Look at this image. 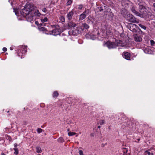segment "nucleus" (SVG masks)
Wrapping results in <instances>:
<instances>
[{
    "label": "nucleus",
    "instance_id": "obj_32",
    "mask_svg": "<svg viewBox=\"0 0 155 155\" xmlns=\"http://www.w3.org/2000/svg\"><path fill=\"white\" fill-rule=\"evenodd\" d=\"M42 11L43 12H47V9L46 8H44L42 9Z\"/></svg>",
    "mask_w": 155,
    "mask_h": 155
},
{
    "label": "nucleus",
    "instance_id": "obj_46",
    "mask_svg": "<svg viewBox=\"0 0 155 155\" xmlns=\"http://www.w3.org/2000/svg\"><path fill=\"white\" fill-rule=\"evenodd\" d=\"M35 23H37V22H36V21H35Z\"/></svg>",
    "mask_w": 155,
    "mask_h": 155
},
{
    "label": "nucleus",
    "instance_id": "obj_29",
    "mask_svg": "<svg viewBox=\"0 0 155 155\" xmlns=\"http://www.w3.org/2000/svg\"><path fill=\"white\" fill-rule=\"evenodd\" d=\"M145 153L147 154H148V155H153V153H150V152L148 151H146L145 152Z\"/></svg>",
    "mask_w": 155,
    "mask_h": 155
},
{
    "label": "nucleus",
    "instance_id": "obj_24",
    "mask_svg": "<svg viewBox=\"0 0 155 155\" xmlns=\"http://www.w3.org/2000/svg\"><path fill=\"white\" fill-rule=\"evenodd\" d=\"M139 25L141 28H142L144 30H146V28L145 26H144V25H143L141 24H140Z\"/></svg>",
    "mask_w": 155,
    "mask_h": 155
},
{
    "label": "nucleus",
    "instance_id": "obj_44",
    "mask_svg": "<svg viewBox=\"0 0 155 155\" xmlns=\"http://www.w3.org/2000/svg\"><path fill=\"white\" fill-rule=\"evenodd\" d=\"M10 49L11 50H12V48H10Z\"/></svg>",
    "mask_w": 155,
    "mask_h": 155
},
{
    "label": "nucleus",
    "instance_id": "obj_49",
    "mask_svg": "<svg viewBox=\"0 0 155 155\" xmlns=\"http://www.w3.org/2000/svg\"><path fill=\"white\" fill-rule=\"evenodd\" d=\"M123 155H125L124 154Z\"/></svg>",
    "mask_w": 155,
    "mask_h": 155
},
{
    "label": "nucleus",
    "instance_id": "obj_42",
    "mask_svg": "<svg viewBox=\"0 0 155 155\" xmlns=\"http://www.w3.org/2000/svg\"><path fill=\"white\" fill-rule=\"evenodd\" d=\"M69 129H67V131H69Z\"/></svg>",
    "mask_w": 155,
    "mask_h": 155
},
{
    "label": "nucleus",
    "instance_id": "obj_28",
    "mask_svg": "<svg viewBox=\"0 0 155 155\" xmlns=\"http://www.w3.org/2000/svg\"><path fill=\"white\" fill-rule=\"evenodd\" d=\"M42 131V130L41 128H38L37 129V132L38 133H40Z\"/></svg>",
    "mask_w": 155,
    "mask_h": 155
},
{
    "label": "nucleus",
    "instance_id": "obj_5",
    "mask_svg": "<svg viewBox=\"0 0 155 155\" xmlns=\"http://www.w3.org/2000/svg\"><path fill=\"white\" fill-rule=\"evenodd\" d=\"M133 36L134 40L136 42H140L142 40V37L139 35L135 34Z\"/></svg>",
    "mask_w": 155,
    "mask_h": 155
},
{
    "label": "nucleus",
    "instance_id": "obj_6",
    "mask_svg": "<svg viewBox=\"0 0 155 155\" xmlns=\"http://www.w3.org/2000/svg\"><path fill=\"white\" fill-rule=\"evenodd\" d=\"M109 49L114 48L116 47V45L114 43L110 42H107L105 44Z\"/></svg>",
    "mask_w": 155,
    "mask_h": 155
},
{
    "label": "nucleus",
    "instance_id": "obj_9",
    "mask_svg": "<svg viewBox=\"0 0 155 155\" xmlns=\"http://www.w3.org/2000/svg\"><path fill=\"white\" fill-rule=\"evenodd\" d=\"M139 11L141 14H144L145 11V8L143 5H140L139 7Z\"/></svg>",
    "mask_w": 155,
    "mask_h": 155
},
{
    "label": "nucleus",
    "instance_id": "obj_47",
    "mask_svg": "<svg viewBox=\"0 0 155 155\" xmlns=\"http://www.w3.org/2000/svg\"><path fill=\"white\" fill-rule=\"evenodd\" d=\"M35 23H37V22H36V21H35Z\"/></svg>",
    "mask_w": 155,
    "mask_h": 155
},
{
    "label": "nucleus",
    "instance_id": "obj_34",
    "mask_svg": "<svg viewBox=\"0 0 155 155\" xmlns=\"http://www.w3.org/2000/svg\"><path fill=\"white\" fill-rule=\"evenodd\" d=\"M82 5H80L79 6V7L78 8L79 9H82Z\"/></svg>",
    "mask_w": 155,
    "mask_h": 155
},
{
    "label": "nucleus",
    "instance_id": "obj_27",
    "mask_svg": "<svg viewBox=\"0 0 155 155\" xmlns=\"http://www.w3.org/2000/svg\"><path fill=\"white\" fill-rule=\"evenodd\" d=\"M79 153L80 155H84L83 151L82 150H79Z\"/></svg>",
    "mask_w": 155,
    "mask_h": 155
},
{
    "label": "nucleus",
    "instance_id": "obj_18",
    "mask_svg": "<svg viewBox=\"0 0 155 155\" xmlns=\"http://www.w3.org/2000/svg\"><path fill=\"white\" fill-rule=\"evenodd\" d=\"M58 95V93L57 92V91H55L54 93L53 94V97H57Z\"/></svg>",
    "mask_w": 155,
    "mask_h": 155
},
{
    "label": "nucleus",
    "instance_id": "obj_43",
    "mask_svg": "<svg viewBox=\"0 0 155 155\" xmlns=\"http://www.w3.org/2000/svg\"><path fill=\"white\" fill-rule=\"evenodd\" d=\"M54 30H53V31H52V32H54Z\"/></svg>",
    "mask_w": 155,
    "mask_h": 155
},
{
    "label": "nucleus",
    "instance_id": "obj_4",
    "mask_svg": "<svg viewBox=\"0 0 155 155\" xmlns=\"http://www.w3.org/2000/svg\"><path fill=\"white\" fill-rule=\"evenodd\" d=\"M25 17L28 21L32 23L34 22V14H33V12L32 13H30V14H29V15H27V16Z\"/></svg>",
    "mask_w": 155,
    "mask_h": 155
},
{
    "label": "nucleus",
    "instance_id": "obj_12",
    "mask_svg": "<svg viewBox=\"0 0 155 155\" xmlns=\"http://www.w3.org/2000/svg\"><path fill=\"white\" fill-rule=\"evenodd\" d=\"M68 26L69 27H74L76 26V25L75 23L72 21L69 22L68 24Z\"/></svg>",
    "mask_w": 155,
    "mask_h": 155
},
{
    "label": "nucleus",
    "instance_id": "obj_2",
    "mask_svg": "<svg viewBox=\"0 0 155 155\" xmlns=\"http://www.w3.org/2000/svg\"><path fill=\"white\" fill-rule=\"evenodd\" d=\"M127 20L133 23H138L139 22V21L137 20L134 15L132 14H129L127 15Z\"/></svg>",
    "mask_w": 155,
    "mask_h": 155
},
{
    "label": "nucleus",
    "instance_id": "obj_25",
    "mask_svg": "<svg viewBox=\"0 0 155 155\" xmlns=\"http://www.w3.org/2000/svg\"><path fill=\"white\" fill-rule=\"evenodd\" d=\"M150 44L152 46L154 45L155 43L154 41L153 40H150Z\"/></svg>",
    "mask_w": 155,
    "mask_h": 155
},
{
    "label": "nucleus",
    "instance_id": "obj_20",
    "mask_svg": "<svg viewBox=\"0 0 155 155\" xmlns=\"http://www.w3.org/2000/svg\"><path fill=\"white\" fill-rule=\"evenodd\" d=\"M96 10L98 12H101L103 11V8H102L101 7H98L97 8Z\"/></svg>",
    "mask_w": 155,
    "mask_h": 155
},
{
    "label": "nucleus",
    "instance_id": "obj_19",
    "mask_svg": "<svg viewBox=\"0 0 155 155\" xmlns=\"http://www.w3.org/2000/svg\"><path fill=\"white\" fill-rule=\"evenodd\" d=\"M60 20L62 22H64L65 21V18L63 16H61L60 18Z\"/></svg>",
    "mask_w": 155,
    "mask_h": 155
},
{
    "label": "nucleus",
    "instance_id": "obj_13",
    "mask_svg": "<svg viewBox=\"0 0 155 155\" xmlns=\"http://www.w3.org/2000/svg\"><path fill=\"white\" fill-rule=\"evenodd\" d=\"M33 14H35V15L40 17L41 15V13L39 12L38 10H36L35 12H33Z\"/></svg>",
    "mask_w": 155,
    "mask_h": 155
},
{
    "label": "nucleus",
    "instance_id": "obj_41",
    "mask_svg": "<svg viewBox=\"0 0 155 155\" xmlns=\"http://www.w3.org/2000/svg\"><path fill=\"white\" fill-rule=\"evenodd\" d=\"M2 155H5V154L4 153H2L1 154Z\"/></svg>",
    "mask_w": 155,
    "mask_h": 155
},
{
    "label": "nucleus",
    "instance_id": "obj_1",
    "mask_svg": "<svg viewBox=\"0 0 155 155\" xmlns=\"http://www.w3.org/2000/svg\"><path fill=\"white\" fill-rule=\"evenodd\" d=\"M34 9V6L32 5H26L20 11V13L24 17H25L29 15L30 13L32 12Z\"/></svg>",
    "mask_w": 155,
    "mask_h": 155
},
{
    "label": "nucleus",
    "instance_id": "obj_7",
    "mask_svg": "<svg viewBox=\"0 0 155 155\" xmlns=\"http://www.w3.org/2000/svg\"><path fill=\"white\" fill-rule=\"evenodd\" d=\"M123 57L125 58V59L130 60V53L127 52H124L122 54Z\"/></svg>",
    "mask_w": 155,
    "mask_h": 155
},
{
    "label": "nucleus",
    "instance_id": "obj_36",
    "mask_svg": "<svg viewBox=\"0 0 155 155\" xmlns=\"http://www.w3.org/2000/svg\"><path fill=\"white\" fill-rule=\"evenodd\" d=\"M17 146H18V145L17 143H15L14 144V146L15 147H17Z\"/></svg>",
    "mask_w": 155,
    "mask_h": 155
},
{
    "label": "nucleus",
    "instance_id": "obj_48",
    "mask_svg": "<svg viewBox=\"0 0 155 155\" xmlns=\"http://www.w3.org/2000/svg\"><path fill=\"white\" fill-rule=\"evenodd\" d=\"M154 11H155V9H154Z\"/></svg>",
    "mask_w": 155,
    "mask_h": 155
},
{
    "label": "nucleus",
    "instance_id": "obj_31",
    "mask_svg": "<svg viewBox=\"0 0 155 155\" xmlns=\"http://www.w3.org/2000/svg\"><path fill=\"white\" fill-rule=\"evenodd\" d=\"M14 11L15 13V15H18V13L17 10L15 9H14Z\"/></svg>",
    "mask_w": 155,
    "mask_h": 155
},
{
    "label": "nucleus",
    "instance_id": "obj_10",
    "mask_svg": "<svg viewBox=\"0 0 155 155\" xmlns=\"http://www.w3.org/2000/svg\"><path fill=\"white\" fill-rule=\"evenodd\" d=\"M87 12L86 10H85L84 12H83L82 14H81L79 17V20H83L86 17V14Z\"/></svg>",
    "mask_w": 155,
    "mask_h": 155
},
{
    "label": "nucleus",
    "instance_id": "obj_37",
    "mask_svg": "<svg viewBox=\"0 0 155 155\" xmlns=\"http://www.w3.org/2000/svg\"><path fill=\"white\" fill-rule=\"evenodd\" d=\"M153 149H154V148H153V147H151V148L149 149V150H153Z\"/></svg>",
    "mask_w": 155,
    "mask_h": 155
},
{
    "label": "nucleus",
    "instance_id": "obj_16",
    "mask_svg": "<svg viewBox=\"0 0 155 155\" xmlns=\"http://www.w3.org/2000/svg\"><path fill=\"white\" fill-rule=\"evenodd\" d=\"M36 151L38 153H40L42 152V150L40 147H38L36 148Z\"/></svg>",
    "mask_w": 155,
    "mask_h": 155
},
{
    "label": "nucleus",
    "instance_id": "obj_33",
    "mask_svg": "<svg viewBox=\"0 0 155 155\" xmlns=\"http://www.w3.org/2000/svg\"><path fill=\"white\" fill-rule=\"evenodd\" d=\"M3 51H7V49L5 47H4L3 48Z\"/></svg>",
    "mask_w": 155,
    "mask_h": 155
},
{
    "label": "nucleus",
    "instance_id": "obj_21",
    "mask_svg": "<svg viewBox=\"0 0 155 155\" xmlns=\"http://www.w3.org/2000/svg\"><path fill=\"white\" fill-rule=\"evenodd\" d=\"M76 134V133L73 132H70L68 133V135L69 136H72L73 135H74Z\"/></svg>",
    "mask_w": 155,
    "mask_h": 155
},
{
    "label": "nucleus",
    "instance_id": "obj_14",
    "mask_svg": "<svg viewBox=\"0 0 155 155\" xmlns=\"http://www.w3.org/2000/svg\"><path fill=\"white\" fill-rule=\"evenodd\" d=\"M105 120H100L97 123L98 124H100V125H103L105 123Z\"/></svg>",
    "mask_w": 155,
    "mask_h": 155
},
{
    "label": "nucleus",
    "instance_id": "obj_17",
    "mask_svg": "<svg viewBox=\"0 0 155 155\" xmlns=\"http://www.w3.org/2000/svg\"><path fill=\"white\" fill-rule=\"evenodd\" d=\"M144 51L146 53L149 54V51H150L149 49L148 48H145L144 49Z\"/></svg>",
    "mask_w": 155,
    "mask_h": 155
},
{
    "label": "nucleus",
    "instance_id": "obj_45",
    "mask_svg": "<svg viewBox=\"0 0 155 155\" xmlns=\"http://www.w3.org/2000/svg\"><path fill=\"white\" fill-rule=\"evenodd\" d=\"M41 24V25H42L43 24Z\"/></svg>",
    "mask_w": 155,
    "mask_h": 155
},
{
    "label": "nucleus",
    "instance_id": "obj_38",
    "mask_svg": "<svg viewBox=\"0 0 155 155\" xmlns=\"http://www.w3.org/2000/svg\"><path fill=\"white\" fill-rule=\"evenodd\" d=\"M41 29H42V30L43 31H44L45 30V28L43 27H42Z\"/></svg>",
    "mask_w": 155,
    "mask_h": 155
},
{
    "label": "nucleus",
    "instance_id": "obj_23",
    "mask_svg": "<svg viewBox=\"0 0 155 155\" xmlns=\"http://www.w3.org/2000/svg\"><path fill=\"white\" fill-rule=\"evenodd\" d=\"M14 150L15 151L14 153L16 155L17 154L18 152V149L16 147H15L14 148Z\"/></svg>",
    "mask_w": 155,
    "mask_h": 155
},
{
    "label": "nucleus",
    "instance_id": "obj_35",
    "mask_svg": "<svg viewBox=\"0 0 155 155\" xmlns=\"http://www.w3.org/2000/svg\"><path fill=\"white\" fill-rule=\"evenodd\" d=\"M127 150L126 149H125L124 150V153H125L126 152H127Z\"/></svg>",
    "mask_w": 155,
    "mask_h": 155
},
{
    "label": "nucleus",
    "instance_id": "obj_22",
    "mask_svg": "<svg viewBox=\"0 0 155 155\" xmlns=\"http://www.w3.org/2000/svg\"><path fill=\"white\" fill-rule=\"evenodd\" d=\"M58 140L59 142L62 143L63 142L64 140L62 137H60L58 139Z\"/></svg>",
    "mask_w": 155,
    "mask_h": 155
},
{
    "label": "nucleus",
    "instance_id": "obj_30",
    "mask_svg": "<svg viewBox=\"0 0 155 155\" xmlns=\"http://www.w3.org/2000/svg\"><path fill=\"white\" fill-rule=\"evenodd\" d=\"M84 27L86 29H87L89 28L88 25L86 24H84Z\"/></svg>",
    "mask_w": 155,
    "mask_h": 155
},
{
    "label": "nucleus",
    "instance_id": "obj_3",
    "mask_svg": "<svg viewBox=\"0 0 155 155\" xmlns=\"http://www.w3.org/2000/svg\"><path fill=\"white\" fill-rule=\"evenodd\" d=\"M128 28L131 31L133 32H136L137 31V29L138 27L135 24L132 23H129L127 25Z\"/></svg>",
    "mask_w": 155,
    "mask_h": 155
},
{
    "label": "nucleus",
    "instance_id": "obj_11",
    "mask_svg": "<svg viewBox=\"0 0 155 155\" xmlns=\"http://www.w3.org/2000/svg\"><path fill=\"white\" fill-rule=\"evenodd\" d=\"M131 11L132 12L134 13L135 15L137 16H141L140 14L138 12L136 11L135 9L133 7L131 8Z\"/></svg>",
    "mask_w": 155,
    "mask_h": 155
},
{
    "label": "nucleus",
    "instance_id": "obj_40",
    "mask_svg": "<svg viewBox=\"0 0 155 155\" xmlns=\"http://www.w3.org/2000/svg\"><path fill=\"white\" fill-rule=\"evenodd\" d=\"M101 128V126H98V128H99H99Z\"/></svg>",
    "mask_w": 155,
    "mask_h": 155
},
{
    "label": "nucleus",
    "instance_id": "obj_15",
    "mask_svg": "<svg viewBox=\"0 0 155 155\" xmlns=\"http://www.w3.org/2000/svg\"><path fill=\"white\" fill-rule=\"evenodd\" d=\"M48 20L47 18L45 17L44 18H42L41 19V20L42 22L44 23L45 22L47 21Z\"/></svg>",
    "mask_w": 155,
    "mask_h": 155
},
{
    "label": "nucleus",
    "instance_id": "obj_39",
    "mask_svg": "<svg viewBox=\"0 0 155 155\" xmlns=\"http://www.w3.org/2000/svg\"><path fill=\"white\" fill-rule=\"evenodd\" d=\"M153 6L155 8V3L153 4Z\"/></svg>",
    "mask_w": 155,
    "mask_h": 155
},
{
    "label": "nucleus",
    "instance_id": "obj_26",
    "mask_svg": "<svg viewBox=\"0 0 155 155\" xmlns=\"http://www.w3.org/2000/svg\"><path fill=\"white\" fill-rule=\"evenodd\" d=\"M72 3V1L71 0H68L67 2V5H70Z\"/></svg>",
    "mask_w": 155,
    "mask_h": 155
},
{
    "label": "nucleus",
    "instance_id": "obj_8",
    "mask_svg": "<svg viewBox=\"0 0 155 155\" xmlns=\"http://www.w3.org/2000/svg\"><path fill=\"white\" fill-rule=\"evenodd\" d=\"M73 15V12L71 11L67 13V18H68V19L69 20H71Z\"/></svg>",
    "mask_w": 155,
    "mask_h": 155
}]
</instances>
